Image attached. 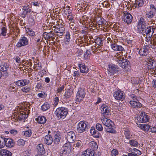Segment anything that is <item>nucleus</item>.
Returning a JSON list of instances; mask_svg holds the SVG:
<instances>
[{"label": "nucleus", "instance_id": "4468645a", "mask_svg": "<svg viewBox=\"0 0 156 156\" xmlns=\"http://www.w3.org/2000/svg\"><path fill=\"white\" fill-rule=\"evenodd\" d=\"M123 20L127 24L131 23L132 21L133 17L132 15L129 13L126 12L125 13Z\"/></svg>", "mask_w": 156, "mask_h": 156}, {"label": "nucleus", "instance_id": "e433bc0d", "mask_svg": "<svg viewBox=\"0 0 156 156\" xmlns=\"http://www.w3.org/2000/svg\"><path fill=\"white\" fill-rule=\"evenodd\" d=\"M95 43L98 45L101 46L103 45V41L100 37L97 38L95 41Z\"/></svg>", "mask_w": 156, "mask_h": 156}, {"label": "nucleus", "instance_id": "a19ab883", "mask_svg": "<svg viewBox=\"0 0 156 156\" xmlns=\"http://www.w3.org/2000/svg\"><path fill=\"white\" fill-rule=\"evenodd\" d=\"M71 10L70 9V7L67 6L66 7L64 8V12L67 15L68 14H70L71 13Z\"/></svg>", "mask_w": 156, "mask_h": 156}, {"label": "nucleus", "instance_id": "20e7f679", "mask_svg": "<svg viewBox=\"0 0 156 156\" xmlns=\"http://www.w3.org/2000/svg\"><path fill=\"white\" fill-rule=\"evenodd\" d=\"M88 122L84 121H80L77 126V130L78 133H82L86 131L88 129L87 124Z\"/></svg>", "mask_w": 156, "mask_h": 156}, {"label": "nucleus", "instance_id": "052dcab7", "mask_svg": "<svg viewBox=\"0 0 156 156\" xmlns=\"http://www.w3.org/2000/svg\"><path fill=\"white\" fill-rule=\"evenodd\" d=\"M71 96V94L70 93L67 91V92H66L65 94L64 95V98H69Z\"/></svg>", "mask_w": 156, "mask_h": 156}, {"label": "nucleus", "instance_id": "bb28decb", "mask_svg": "<svg viewBox=\"0 0 156 156\" xmlns=\"http://www.w3.org/2000/svg\"><path fill=\"white\" fill-rule=\"evenodd\" d=\"M111 47L113 50L115 51H121L124 50V49L120 45H118L114 43L111 45Z\"/></svg>", "mask_w": 156, "mask_h": 156}, {"label": "nucleus", "instance_id": "412c9836", "mask_svg": "<svg viewBox=\"0 0 156 156\" xmlns=\"http://www.w3.org/2000/svg\"><path fill=\"white\" fill-rule=\"evenodd\" d=\"M29 83V80L24 79L18 80L16 82L15 84L18 86L22 87L28 84Z\"/></svg>", "mask_w": 156, "mask_h": 156}, {"label": "nucleus", "instance_id": "e2e57ef3", "mask_svg": "<svg viewBox=\"0 0 156 156\" xmlns=\"http://www.w3.org/2000/svg\"><path fill=\"white\" fill-rule=\"evenodd\" d=\"M31 3L34 6L37 7H39L40 5V3H39L38 2H32Z\"/></svg>", "mask_w": 156, "mask_h": 156}, {"label": "nucleus", "instance_id": "c03bdc74", "mask_svg": "<svg viewBox=\"0 0 156 156\" xmlns=\"http://www.w3.org/2000/svg\"><path fill=\"white\" fill-rule=\"evenodd\" d=\"M17 145L19 146H23L25 144V141L23 139H20L17 141Z\"/></svg>", "mask_w": 156, "mask_h": 156}, {"label": "nucleus", "instance_id": "aec40b11", "mask_svg": "<svg viewBox=\"0 0 156 156\" xmlns=\"http://www.w3.org/2000/svg\"><path fill=\"white\" fill-rule=\"evenodd\" d=\"M53 139L49 134H48L45 136L44 138V142L45 144L47 145H51L53 142Z\"/></svg>", "mask_w": 156, "mask_h": 156}, {"label": "nucleus", "instance_id": "0e129e2a", "mask_svg": "<svg viewBox=\"0 0 156 156\" xmlns=\"http://www.w3.org/2000/svg\"><path fill=\"white\" fill-rule=\"evenodd\" d=\"M97 48V45L95 43V44L94 43L92 44V46H91L92 51L94 49H96Z\"/></svg>", "mask_w": 156, "mask_h": 156}, {"label": "nucleus", "instance_id": "603ef678", "mask_svg": "<svg viewBox=\"0 0 156 156\" xmlns=\"http://www.w3.org/2000/svg\"><path fill=\"white\" fill-rule=\"evenodd\" d=\"M118 153V151L115 149H113L111 151V155L113 156H116Z\"/></svg>", "mask_w": 156, "mask_h": 156}, {"label": "nucleus", "instance_id": "774afa93", "mask_svg": "<svg viewBox=\"0 0 156 156\" xmlns=\"http://www.w3.org/2000/svg\"><path fill=\"white\" fill-rule=\"evenodd\" d=\"M61 139L58 138H55L54 140V142L55 144H58L60 142Z\"/></svg>", "mask_w": 156, "mask_h": 156}, {"label": "nucleus", "instance_id": "7ed1b4c3", "mask_svg": "<svg viewBox=\"0 0 156 156\" xmlns=\"http://www.w3.org/2000/svg\"><path fill=\"white\" fill-rule=\"evenodd\" d=\"M108 74V75L112 76L119 71L118 66L114 64H111L108 65L107 69Z\"/></svg>", "mask_w": 156, "mask_h": 156}, {"label": "nucleus", "instance_id": "680f3d73", "mask_svg": "<svg viewBox=\"0 0 156 156\" xmlns=\"http://www.w3.org/2000/svg\"><path fill=\"white\" fill-rule=\"evenodd\" d=\"M66 39H67V41H69L70 39V35L69 34V31H67L66 32Z\"/></svg>", "mask_w": 156, "mask_h": 156}, {"label": "nucleus", "instance_id": "9b49d317", "mask_svg": "<svg viewBox=\"0 0 156 156\" xmlns=\"http://www.w3.org/2000/svg\"><path fill=\"white\" fill-rule=\"evenodd\" d=\"M131 107L136 109L140 108L142 107V104L140 103L138 100L136 101H131L129 102Z\"/></svg>", "mask_w": 156, "mask_h": 156}, {"label": "nucleus", "instance_id": "f3484780", "mask_svg": "<svg viewBox=\"0 0 156 156\" xmlns=\"http://www.w3.org/2000/svg\"><path fill=\"white\" fill-rule=\"evenodd\" d=\"M130 62L128 60L126 59H123L122 61H119L118 65L121 67L123 69H125L126 67H127L129 65Z\"/></svg>", "mask_w": 156, "mask_h": 156}, {"label": "nucleus", "instance_id": "f8f14e48", "mask_svg": "<svg viewBox=\"0 0 156 156\" xmlns=\"http://www.w3.org/2000/svg\"><path fill=\"white\" fill-rule=\"evenodd\" d=\"M67 139L69 143H73L76 139V136L73 131H71L67 133Z\"/></svg>", "mask_w": 156, "mask_h": 156}, {"label": "nucleus", "instance_id": "72a5a7b5", "mask_svg": "<svg viewBox=\"0 0 156 156\" xmlns=\"http://www.w3.org/2000/svg\"><path fill=\"white\" fill-rule=\"evenodd\" d=\"M138 126L142 129L145 131H148L150 128V126L147 124H140Z\"/></svg>", "mask_w": 156, "mask_h": 156}, {"label": "nucleus", "instance_id": "1a4fd4ad", "mask_svg": "<svg viewBox=\"0 0 156 156\" xmlns=\"http://www.w3.org/2000/svg\"><path fill=\"white\" fill-rule=\"evenodd\" d=\"M28 40L25 37H22L19 40L16 46L18 48H20L22 46H26L28 44Z\"/></svg>", "mask_w": 156, "mask_h": 156}, {"label": "nucleus", "instance_id": "c9c22d12", "mask_svg": "<svg viewBox=\"0 0 156 156\" xmlns=\"http://www.w3.org/2000/svg\"><path fill=\"white\" fill-rule=\"evenodd\" d=\"M54 31L56 33H58L57 34L58 36H62L63 34V32L64 31V29H61L60 28H55Z\"/></svg>", "mask_w": 156, "mask_h": 156}, {"label": "nucleus", "instance_id": "5fc2aeb1", "mask_svg": "<svg viewBox=\"0 0 156 156\" xmlns=\"http://www.w3.org/2000/svg\"><path fill=\"white\" fill-rule=\"evenodd\" d=\"M133 37L132 36H130L129 37H128L126 39L127 41V43L128 44H131L132 42V41L133 40Z\"/></svg>", "mask_w": 156, "mask_h": 156}, {"label": "nucleus", "instance_id": "09e8293b", "mask_svg": "<svg viewBox=\"0 0 156 156\" xmlns=\"http://www.w3.org/2000/svg\"><path fill=\"white\" fill-rule=\"evenodd\" d=\"M96 128L99 131H101L103 129L102 125L99 123L97 124L96 125Z\"/></svg>", "mask_w": 156, "mask_h": 156}, {"label": "nucleus", "instance_id": "8fccbe9b", "mask_svg": "<svg viewBox=\"0 0 156 156\" xmlns=\"http://www.w3.org/2000/svg\"><path fill=\"white\" fill-rule=\"evenodd\" d=\"M1 31V34L3 36H5L6 35L7 32L6 28L5 27H3Z\"/></svg>", "mask_w": 156, "mask_h": 156}, {"label": "nucleus", "instance_id": "13d9d810", "mask_svg": "<svg viewBox=\"0 0 156 156\" xmlns=\"http://www.w3.org/2000/svg\"><path fill=\"white\" fill-rule=\"evenodd\" d=\"M64 85H62L61 87H58L57 90V91L58 93H61L62 90H63L64 89Z\"/></svg>", "mask_w": 156, "mask_h": 156}, {"label": "nucleus", "instance_id": "393cba45", "mask_svg": "<svg viewBox=\"0 0 156 156\" xmlns=\"http://www.w3.org/2000/svg\"><path fill=\"white\" fill-rule=\"evenodd\" d=\"M94 151L92 149H87L82 154V156H94Z\"/></svg>", "mask_w": 156, "mask_h": 156}, {"label": "nucleus", "instance_id": "7c9ffc66", "mask_svg": "<svg viewBox=\"0 0 156 156\" xmlns=\"http://www.w3.org/2000/svg\"><path fill=\"white\" fill-rule=\"evenodd\" d=\"M90 133L95 138H99L100 137V134H99V132L96 130L93 127L91 128L90 130Z\"/></svg>", "mask_w": 156, "mask_h": 156}, {"label": "nucleus", "instance_id": "2eb2a0df", "mask_svg": "<svg viewBox=\"0 0 156 156\" xmlns=\"http://www.w3.org/2000/svg\"><path fill=\"white\" fill-rule=\"evenodd\" d=\"M139 121L141 123H144L148 122L149 120V116L145 112H142L140 115Z\"/></svg>", "mask_w": 156, "mask_h": 156}, {"label": "nucleus", "instance_id": "4be33fe9", "mask_svg": "<svg viewBox=\"0 0 156 156\" xmlns=\"http://www.w3.org/2000/svg\"><path fill=\"white\" fill-rule=\"evenodd\" d=\"M78 66L79 67L80 72L82 73H87L89 71V69L85 64H79Z\"/></svg>", "mask_w": 156, "mask_h": 156}, {"label": "nucleus", "instance_id": "a18cd8bd", "mask_svg": "<svg viewBox=\"0 0 156 156\" xmlns=\"http://www.w3.org/2000/svg\"><path fill=\"white\" fill-rule=\"evenodd\" d=\"M59 101V99L57 97H56L54 98L53 100L54 104H53L54 107H56L58 105Z\"/></svg>", "mask_w": 156, "mask_h": 156}, {"label": "nucleus", "instance_id": "6e6d98bb", "mask_svg": "<svg viewBox=\"0 0 156 156\" xmlns=\"http://www.w3.org/2000/svg\"><path fill=\"white\" fill-rule=\"evenodd\" d=\"M81 142L80 141H79L77 142L75 144H74L73 147H81Z\"/></svg>", "mask_w": 156, "mask_h": 156}, {"label": "nucleus", "instance_id": "c756f323", "mask_svg": "<svg viewBox=\"0 0 156 156\" xmlns=\"http://www.w3.org/2000/svg\"><path fill=\"white\" fill-rule=\"evenodd\" d=\"M35 120L40 124H44L46 122L47 119L44 116H39Z\"/></svg>", "mask_w": 156, "mask_h": 156}, {"label": "nucleus", "instance_id": "5701e85b", "mask_svg": "<svg viewBox=\"0 0 156 156\" xmlns=\"http://www.w3.org/2000/svg\"><path fill=\"white\" fill-rule=\"evenodd\" d=\"M147 68L148 69L151 70V69L155 70L154 69L156 68V62L152 60H149L147 64Z\"/></svg>", "mask_w": 156, "mask_h": 156}, {"label": "nucleus", "instance_id": "864d4df0", "mask_svg": "<svg viewBox=\"0 0 156 156\" xmlns=\"http://www.w3.org/2000/svg\"><path fill=\"white\" fill-rule=\"evenodd\" d=\"M30 90V89L29 87H23L21 90L23 92L27 93Z\"/></svg>", "mask_w": 156, "mask_h": 156}, {"label": "nucleus", "instance_id": "69168bd1", "mask_svg": "<svg viewBox=\"0 0 156 156\" xmlns=\"http://www.w3.org/2000/svg\"><path fill=\"white\" fill-rule=\"evenodd\" d=\"M150 131L152 133H156V127H151L150 129Z\"/></svg>", "mask_w": 156, "mask_h": 156}, {"label": "nucleus", "instance_id": "49530a36", "mask_svg": "<svg viewBox=\"0 0 156 156\" xmlns=\"http://www.w3.org/2000/svg\"><path fill=\"white\" fill-rule=\"evenodd\" d=\"M55 136L54 137L55 138H58L61 139V135L60 133L59 132H55Z\"/></svg>", "mask_w": 156, "mask_h": 156}, {"label": "nucleus", "instance_id": "bf43d9fd", "mask_svg": "<svg viewBox=\"0 0 156 156\" xmlns=\"http://www.w3.org/2000/svg\"><path fill=\"white\" fill-rule=\"evenodd\" d=\"M28 33L29 34L32 36H34L35 35V33L32 30L30 29L28 31Z\"/></svg>", "mask_w": 156, "mask_h": 156}, {"label": "nucleus", "instance_id": "2f4dec72", "mask_svg": "<svg viewBox=\"0 0 156 156\" xmlns=\"http://www.w3.org/2000/svg\"><path fill=\"white\" fill-rule=\"evenodd\" d=\"M139 53L141 55H147L148 53V49L146 46L140 49Z\"/></svg>", "mask_w": 156, "mask_h": 156}, {"label": "nucleus", "instance_id": "39448f33", "mask_svg": "<svg viewBox=\"0 0 156 156\" xmlns=\"http://www.w3.org/2000/svg\"><path fill=\"white\" fill-rule=\"evenodd\" d=\"M85 95V90L81 88H79L76 95V101L77 102H80L83 100Z\"/></svg>", "mask_w": 156, "mask_h": 156}, {"label": "nucleus", "instance_id": "dca6fc26", "mask_svg": "<svg viewBox=\"0 0 156 156\" xmlns=\"http://www.w3.org/2000/svg\"><path fill=\"white\" fill-rule=\"evenodd\" d=\"M5 145L6 147L11 148L14 146L15 143L12 139L5 138Z\"/></svg>", "mask_w": 156, "mask_h": 156}, {"label": "nucleus", "instance_id": "b1692460", "mask_svg": "<svg viewBox=\"0 0 156 156\" xmlns=\"http://www.w3.org/2000/svg\"><path fill=\"white\" fill-rule=\"evenodd\" d=\"M36 151L39 154H44L45 150L44 148L43 145L42 144H40L37 146Z\"/></svg>", "mask_w": 156, "mask_h": 156}, {"label": "nucleus", "instance_id": "ea45409f", "mask_svg": "<svg viewBox=\"0 0 156 156\" xmlns=\"http://www.w3.org/2000/svg\"><path fill=\"white\" fill-rule=\"evenodd\" d=\"M22 7L23 10L24 11L27 13L30 12L31 11V9L29 8V5H27V6H22Z\"/></svg>", "mask_w": 156, "mask_h": 156}, {"label": "nucleus", "instance_id": "4c0bfd02", "mask_svg": "<svg viewBox=\"0 0 156 156\" xmlns=\"http://www.w3.org/2000/svg\"><path fill=\"white\" fill-rule=\"evenodd\" d=\"M130 144L134 147H137L139 145L138 142L136 140H131L129 141Z\"/></svg>", "mask_w": 156, "mask_h": 156}, {"label": "nucleus", "instance_id": "0eeeda50", "mask_svg": "<svg viewBox=\"0 0 156 156\" xmlns=\"http://www.w3.org/2000/svg\"><path fill=\"white\" fill-rule=\"evenodd\" d=\"M101 110L102 114V116L109 117L111 114L109 108L105 104H103L101 107Z\"/></svg>", "mask_w": 156, "mask_h": 156}, {"label": "nucleus", "instance_id": "c85d7f7f", "mask_svg": "<svg viewBox=\"0 0 156 156\" xmlns=\"http://www.w3.org/2000/svg\"><path fill=\"white\" fill-rule=\"evenodd\" d=\"M0 154L1 156H11L12 154L9 151L3 149L0 150Z\"/></svg>", "mask_w": 156, "mask_h": 156}, {"label": "nucleus", "instance_id": "79ce46f5", "mask_svg": "<svg viewBox=\"0 0 156 156\" xmlns=\"http://www.w3.org/2000/svg\"><path fill=\"white\" fill-rule=\"evenodd\" d=\"M115 60L117 62L118 64L119 63V61H122L124 59L122 56L119 54H117V55H115Z\"/></svg>", "mask_w": 156, "mask_h": 156}, {"label": "nucleus", "instance_id": "338daca9", "mask_svg": "<svg viewBox=\"0 0 156 156\" xmlns=\"http://www.w3.org/2000/svg\"><path fill=\"white\" fill-rule=\"evenodd\" d=\"M42 87V84L41 83H37L36 88L37 89H41Z\"/></svg>", "mask_w": 156, "mask_h": 156}, {"label": "nucleus", "instance_id": "a211bd4d", "mask_svg": "<svg viewBox=\"0 0 156 156\" xmlns=\"http://www.w3.org/2000/svg\"><path fill=\"white\" fill-rule=\"evenodd\" d=\"M71 143H66L64 144L62 149V152L64 154H66L68 151L71 149Z\"/></svg>", "mask_w": 156, "mask_h": 156}, {"label": "nucleus", "instance_id": "ddd939ff", "mask_svg": "<svg viewBox=\"0 0 156 156\" xmlns=\"http://www.w3.org/2000/svg\"><path fill=\"white\" fill-rule=\"evenodd\" d=\"M147 26L144 19L142 17H140L137 24V28L139 31Z\"/></svg>", "mask_w": 156, "mask_h": 156}, {"label": "nucleus", "instance_id": "58836bf2", "mask_svg": "<svg viewBox=\"0 0 156 156\" xmlns=\"http://www.w3.org/2000/svg\"><path fill=\"white\" fill-rule=\"evenodd\" d=\"M5 138L0 136V148H2L5 146Z\"/></svg>", "mask_w": 156, "mask_h": 156}, {"label": "nucleus", "instance_id": "3c124183", "mask_svg": "<svg viewBox=\"0 0 156 156\" xmlns=\"http://www.w3.org/2000/svg\"><path fill=\"white\" fill-rule=\"evenodd\" d=\"M100 19V17H98L96 19V23L98 24L99 25H102L105 22L101 21H100L99 20Z\"/></svg>", "mask_w": 156, "mask_h": 156}, {"label": "nucleus", "instance_id": "de8ad7c7", "mask_svg": "<svg viewBox=\"0 0 156 156\" xmlns=\"http://www.w3.org/2000/svg\"><path fill=\"white\" fill-rule=\"evenodd\" d=\"M32 132L31 130H28L25 131L24 133V135L27 137H29L31 136Z\"/></svg>", "mask_w": 156, "mask_h": 156}, {"label": "nucleus", "instance_id": "f704fd0d", "mask_svg": "<svg viewBox=\"0 0 156 156\" xmlns=\"http://www.w3.org/2000/svg\"><path fill=\"white\" fill-rule=\"evenodd\" d=\"M50 107V105L48 102H45L41 106V110L43 111H45L48 109Z\"/></svg>", "mask_w": 156, "mask_h": 156}, {"label": "nucleus", "instance_id": "6e6552de", "mask_svg": "<svg viewBox=\"0 0 156 156\" xmlns=\"http://www.w3.org/2000/svg\"><path fill=\"white\" fill-rule=\"evenodd\" d=\"M9 68V66L6 63L0 66V71L2 73L3 76L6 78L8 76L9 74L7 71L8 68Z\"/></svg>", "mask_w": 156, "mask_h": 156}, {"label": "nucleus", "instance_id": "f03ea898", "mask_svg": "<svg viewBox=\"0 0 156 156\" xmlns=\"http://www.w3.org/2000/svg\"><path fill=\"white\" fill-rule=\"evenodd\" d=\"M68 112V110L67 108L61 107L56 109L55 112V114L59 119H63L66 117Z\"/></svg>", "mask_w": 156, "mask_h": 156}, {"label": "nucleus", "instance_id": "f257e3e1", "mask_svg": "<svg viewBox=\"0 0 156 156\" xmlns=\"http://www.w3.org/2000/svg\"><path fill=\"white\" fill-rule=\"evenodd\" d=\"M107 118L105 116H102L101 118L103 124L107 127L106 128V131L111 133H115L116 131L113 128L114 123Z\"/></svg>", "mask_w": 156, "mask_h": 156}, {"label": "nucleus", "instance_id": "a878e982", "mask_svg": "<svg viewBox=\"0 0 156 156\" xmlns=\"http://www.w3.org/2000/svg\"><path fill=\"white\" fill-rule=\"evenodd\" d=\"M18 119L20 121L25 120L28 117V115L26 113L24 112H20L18 114Z\"/></svg>", "mask_w": 156, "mask_h": 156}, {"label": "nucleus", "instance_id": "cd10ccee", "mask_svg": "<svg viewBox=\"0 0 156 156\" xmlns=\"http://www.w3.org/2000/svg\"><path fill=\"white\" fill-rule=\"evenodd\" d=\"M144 3L143 0H136L133 7H134L135 8H138L142 6Z\"/></svg>", "mask_w": 156, "mask_h": 156}, {"label": "nucleus", "instance_id": "4d7b16f0", "mask_svg": "<svg viewBox=\"0 0 156 156\" xmlns=\"http://www.w3.org/2000/svg\"><path fill=\"white\" fill-rule=\"evenodd\" d=\"M103 5L104 7H105L106 8L109 7L110 6V4L107 1H105L103 3Z\"/></svg>", "mask_w": 156, "mask_h": 156}, {"label": "nucleus", "instance_id": "473e14b6", "mask_svg": "<svg viewBox=\"0 0 156 156\" xmlns=\"http://www.w3.org/2000/svg\"><path fill=\"white\" fill-rule=\"evenodd\" d=\"M155 12L153 10H148L146 11L145 16L146 18L148 19H152L155 16Z\"/></svg>", "mask_w": 156, "mask_h": 156}, {"label": "nucleus", "instance_id": "423d86ee", "mask_svg": "<svg viewBox=\"0 0 156 156\" xmlns=\"http://www.w3.org/2000/svg\"><path fill=\"white\" fill-rule=\"evenodd\" d=\"M125 94L122 91L118 90L115 92L113 96L115 99L117 100L122 101L125 99Z\"/></svg>", "mask_w": 156, "mask_h": 156}, {"label": "nucleus", "instance_id": "6ab92c4d", "mask_svg": "<svg viewBox=\"0 0 156 156\" xmlns=\"http://www.w3.org/2000/svg\"><path fill=\"white\" fill-rule=\"evenodd\" d=\"M152 27L149 26L148 27L147 26L146 27H145L142 28L141 30H139L140 32H142L143 33H145L146 34H150L151 32V29ZM152 32H153L152 33V34L154 32V28H152Z\"/></svg>", "mask_w": 156, "mask_h": 156}, {"label": "nucleus", "instance_id": "37998d69", "mask_svg": "<svg viewBox=\"0 0 156 156\" xmlns=\"http://www.w3.org/2000/svg\"><path fill=\"white\" fill-rule=\"evenodd\" d=\"M91 147L94 151V150H96L98 148V145L97 143L94 141L92 142L91 144Z\"/></svg>", "mask_w": 156, "mask_h": 156}, {"label": "nucleus", "instance_id": "9d476101", "mask_svg": "<svg viewBox=\"0 0 156 156\" xmlns=\"http://www.w3.org/2000/svg\"><path fill=\"white\" fill-rule=\"evenodd\" d=\"M124 134L126 138L128 140H130L132 138V135L130 132L129 128L127 126H124L123 128Z\"/></svg>", "mask_w": 156, "mask_h": 156}]
</instances>
